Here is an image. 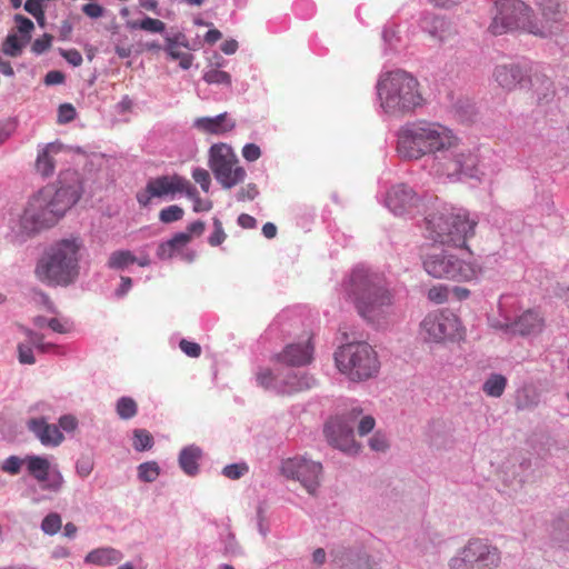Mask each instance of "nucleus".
I'll return each instance as SVG.
<instances>
[{
  "label": "nucleus",
  "instance_id": "f257e3e1",
  "mask_svg": "<svg viewBox=\"0 0 569 569\" xmlns=\"http://www.w3.org/2000/svg\"><path fill=\"white\" fill-rule=\"evenodd\" d=\"M82 183L77 171L61 172L57 184L40 189L28 202L20 226L27 233L53 227L81 198Z\"/></svg>",
  "mask_w": 569,
  "mask_h": 569
},
{
  "label": "nucleus",
  "instance_id": "f03ea898",
  "mask_svg": "<svg viewBox=\"0 0 569 569\" xmlns=\"http://www.w3.org/2000/svg\"><path fill=\"white\" fill-rule=\"evenodd\" d=\"M82 183L77 171L61 172L57 184L40 189L28 202L20 226L27 233L53 227L81 198Z\"/></svg>",
  "mask_w": 569,
  "mask_h": 569
},
{
  "label": "nucleus",
  "instance_id": "7ed1b4c3",
  "mask_svg": "<svg viewBox=\"0 0 569 569\" xmlns=\"http://www.w3.org/2000/svg\"><path fill=\"white\" fill-rule=\"evenodd\" d=\"M343 291L358 315L370 323L380 325L391 312L393 295L382 273L356 268L345 281Z\"/></svg>",
  "mask_w": 569,
  "mask_h": 569
},
{
  "label": "nucleus",
  "instance_id": "20e7f679",
  "mask_svg": "<svg viewBox=\"0 0 569 569\" xmlns=\"http://www.w3.org/2000/svg\"><path fill=\"white\" fill-rule=\"evenodd\" d=\"M460 143V137L448 126L418 120L400 130L397 150L403 158L418 160L427 154L447 153Z\"/></svg>",
  "mask_w": 569,
  "mask_h": 569
},
{
  "label": "nucleus",
  "instance_id": "39448f33",
  "mask_svg": "<svg viewBox=\"0 0 569 569\" xmlns=\"http://www.w3.org/2000/svg\"><path fill=\"white\" fill-rule=\"evenodd\" d=\"M382 110L392 117H405L425 102L419 81L403 70L382 74L377 84Z\"/></svg>",
  "mask_w": 569,
  "mask_h": 569
},
{
  "label": "nucleus",
  "instance_id": "423d86ee",
  "mask_svg": "<svg viewBox=\"0 0 569 569\" xmlns=\"http://www.w3.org/2000/svg\"><path fill=\"white\" fill-rule=\"evenodd\" d=\"M78 238L62 239L49 247L38 260L34 274L47 286H68L79 276Z\"/></svg>",
  "mask_w": 569,
  "mask_h": 569
},
{
  "label": "nucleus",
  "instance_id": "0eeeda50",
  "mask_svg": "<svg viewBox=\"0 0 569 569\" xmlns=\"http://www.w3.org/2000/svg\"><path fill=\"white\" fill-rule=\"evenodd\" d=\"M477 221L470 219L462 209L455 211L443 207L426 218L428 237L435 242L453 247H465L468 238L475 234Z\"/></svg>",
  "mask_w": 569,
  "mask_h": 569
},
{
  "label": "nucleus",
  "instance_id": "6e6552de",
  "mask_svg": "<svg viewBox=\"0 0 569 569\" xmlns=\"http://www.w3.org/2000/svg\"><path fill=\"white\" fill-rule=\"evenodd\" d=\"M337 368L351 381H363L375 377L380 369L376 350L367 342H351L335 353Z\"/></svg>",
  "mask_w": 569,
  "mask_h": 569
},
{
  "label": "nucleus",
  "instance_id": "1a4fd4ad",
  "mask_svg": "<svg viewBox=\"0 0 569 569\" xmlns=\"http://www.w3.org/2000/svg\"><path fill=\"white\" fill-rule=\"evenodd\" d=\"M421 259L425 271L436 279L470 281L477 276L473 264L459 259L449 250L437 244L428 247Z\"/></svg>",
  "mask_w": 569,
  "mask_h": 569
},
{
  "label": "nucleus",
  "instance_id": "9d476101",
  "mask_svg": "<svg viewBox=\"0 0 569 569\" xmlns=\"http://www.w3.org/2000/svg\"><path fill=\"white\" fill-rule=\"evenodd\" d=\"M501 552L487 539L471 538L449 561V569H496Z\"/></svg>",
  "mask_w": 569,
  "mask_h": 569
},
{
  "label": "nucleus",
  "instance_id": "9b49d317",
  "mask_svg": "<svg viewBox=\"0 0 569 569\" xmlns=\"http://www.w3.org/2000/svg\"><path fill=\"white\" fill-rule=\"evenodd\" d=\"M449 154L437 158L433 163L435 173L450 181L462 179H478L481 171L479 157L469 149H453Z\"/></svg>",
  "mask_w": 569,
  "mask_h": 569
},
{
  "label": "nucleus",
  "instance_id": "f8f14e48",
  "mask_svg": "<svg viewBox=\"0 0 569 569\" xmlns=\"http://www.w3.org/2000/svg\"><path fill=\"white\" fill-rule=\"evenodd\" d=\"M497 13L492 18L489 31L500 36L521 29L530 33L532 10L520 0H500L496 3Z\"/></svg>",
  "mask_w": 569,
  "mask_h": 569
},
{
  "label": "nucleus",
  "instance_id": "ddd939ff",
  "mask_svg": "<svg viewBox=\"0 0 569 569\" xmlns=\"http://www.w3.org/2000/svg\"><path fill=\"white\" fill-rule=\"evenodd\" d=\"M420 336L427 342L443 343L463 337L459 318L450 311L429 313L420 323Z\"/></svg>",
  "mask_w": 569,
  "mask_h": 569
},
{
  "label": "nucleus",
  "instance_id": "4468645a",
  "mask_svg": "<svg viewBox=\"0 0 569 569\" xmlns=\"http://www.w3.org/2000/svg\"><path fill=\"white\" fill-rule=\"evenodd\" d=\"M209 166L218 182L226 189L237 186L246 178V170L239 166L233 150L224 143L210 148Z\"/></svg>",
  "mask_w": 569,
  "mask_h": 569
},
{
  "label": "nucleus",
  "instance_id": "2eb2a0df",
  "mask_svg": "<svg viewBox=\"0 0 569 569\" xmlns=\"http://www.w3.org/2000/svg\"><path fill=\"white\" fill-rule=\"evenodd\" d=\"M361 410H352L349 416L330 419L325 426V435L329 443L347 453H357L360 445L353 437V425Z\"/></svg>",
  "mask_w": 569,
  "mask_h": 569
},
{
  "label": "nucleus",
  "instance_id": "dca6fc26",
  "mask_svg": "<svg viewBox=\"0 0 569 569\" xmlns=\"http://www.w3.org/2000/svg\"><path fill=\"white\" fill-rule=\"evenodd\" d=\"M281 472L284 477L299 481L310 495H315L320 485L322 466L306 458L295 457L282 462Z\"/></svg>",
  "mask_w": 569,
  "mask_h": 569
},
{
  "label": "nucleus",
  "instance_id": "f3484780",
  "mask_svg": "<svg viewBox=\"0 0 569 569\" xmlns=\"http://www.w3.org/2000/svg\"><path fill=\"white\" fill-rule=\"evenodd\" d=\"M566 14V6L558 0H546L541 4L540 21L532 20V27L530 33L540 37L548 38L559 34L562 31V21Z\"/></svg>",
  "mask_w": 569,
  "mask_h": 569
},
{
  "label": "nucleus",
  "instance_id": "a211bd4d",
  "mask_svg": "<svg viewBox=\"0 0 569 569\" xmlns=\"http://www.w3.org/2000/svg\"><path fill=\"white\" fill-rule=\"evenodd\" d=\"M24 461L29 475L40 483L41 489L52 492L61 490L64 479L59 470H51V463L47 458L27 456Z\"/></svg>",
  "mask_w": 569,
  "mask_h": 569
},
{
  "label": "nucleus",
  "instance_id": "6ab92c4d",
  "mask_svg": "<svg viewBox=\"0 0 569 569\" xmlns=\"http://www.w3.org/2000/svg\"><path fill=\"white\" fill-rule=\"evenodd\" d=\"M176 179L177 173L163 174L149 179L146 187L139 190L136 194V199L140 207L146 208L150 206L152 200L156 198H173L176 189L179 187V184L176 183Z\"/></svg>",
  "mask_w": 569,
  "mask_h": 569
},
{
  "label": "nucleus",
  "instance_id": "aec40b11",
  "mask_svg": "<svg viewBox=\"0 0 569 569\" xmlns=\"http://www.w3.org/2000/svg\"><path fill=\"white\" fill-rule=\"evenodd\" d=\"M418 201L416 192L406 184L392 187L386 196V204L396 216L411 213Z\"/></svg>",
  "mask_w": 569,
  "mask_h": 569
},
{
  "label": "nucleus",
  "instance_id": "412c9836",
  "mask_svg": "<svg viewBox=\"0 0 569 569\" xmlns=\"http://www.w3.org/2000/svg\"><path fill=\"white\" fill-rule=\"evenodd\" d=\"M313 346L311 339L288 345L280 353L274 356V360L290 366L301 367L309 365L312 361Z\"/></svg>",
  "mask_w": 569,
  "mask_h": 569
},
{
  "label": "nucleus",
  "instance_id": "4be33fe9",
  "mask_svg": "<svg viewBox=\"0 0 569 569\" xmlns=\"http://www.w3.org/2000/svg\"><path fill=\"white\" fill-rule=\"evenodd\" d=\"M545 328V318L537 310H526L515 321L505 325L506 331L519 336L539 335Z\"/></svg>",
  "mask_w": 569,
  "mask_h": 569
},
{
  "label": "nucleus",
  "instance_id": "5701e85b",
  "mask_svg": "<svg viewBox=\"0 0 569 569\" xmlns=\"http://www.w3.org/2000/svg\"><path fill=\"white\" fill-rule=\"evenodd\" d=\"M330 556L333 569H371L370 558L366 553L338 547L330 551Z\"/></svg>",
  "mask_w": 569,
  "mask_h": 569
},
{
  "label": "nucleus",
  "instance_id": "b1692460",
  "mask_svg": "<svg viewBox=\"0 0 569 569\" xmlns=\"http://www.w3.org/2000/svg\"><path fill=\"white\" fill-rule=\"evenodd\" d=\"M188 50L189 43L183 33L166 38L164 51L170 59L178 60L179 66L184 70H188L193 62V56Z\"/></svg>",
  "mask_w": 569,
  "mask_h": 569
},
{
  "label": "nucleus",
  "instance_id": "393cba45",
  "mask_svg": "<svg viewBox=\"0 0 569 569\" xmlns=\"http://www.w3.org/2000/svg\"><path fill=\"white\" fill-rule=\"evenodd\" d=\"M28 427L44 446H58L63 440L59 427L48 423L43 418L31 419Z\"/></svg>",
  "mask_w": 569,
  "mask_h": 569
},
{
  "label": "nucleus",
  "instance_id": "a878e982",
  "mask_svg": "<svg viewBox=\"0 0 569 569\" xmlns=\"http://www.w3.org/2000/svg\"><path fill=\"white\" fill-rule=\"evenodd\" d=\"M496 82L505 90H515L525 80L522 69L517 64L497 66L493 71Z\"/></svg>",
  "mask_w": 569,
  "mask_h": 569
},
{
  "label": "nucleus",
  "instance_id": "bb28decb",
  "mask_svg": "<svg viewBox=\"0 0 569 569\" xmlns=\"http://www.w3.org/2000/svg\"><path fill=\"white\" fill-rule=\"evenodd\" d=\"M422 29L438 42H443L453 34L451 23L442 17H425L422 20Z\"/></svg>",
  "mask_w": 569,
  "mask_h": 569
},
{
  "label": "nucleus",
  "instance_id": "cd10ccee",
  "mask_svg": "<svg viewBox=\"0 0 569 569\" xmlns=\"http://www.w3.org/2000/svg\"><path fill=\"white\" fill-rule=\"evenodd\" d=\"M194 126L198 130L211 134H222L234 128V123L227 119L226 113L218 114L214 118H198Z\"/></svg>",
  "mask_w": 569,
  "mask_h": 569
},
{
  "label": "nucleus",
  "instance_id": "c85d7f7f",
  "mask_svg": "<svg viewBox=\"0 0 569 569\" xmlns=\"http://www.w3.org/2000/svg\"><path fill=\"white\" fill-rule=\"evenodd\" d=\"M122 557L121 551L111 547H103L90 551L86 556L84 562L103 567L120 562Z\"/></svg>",
  "mask_w": 569,
  "mask_h": 569
},
{
  "label": "nucleus",
  "instance_id": "c756f323",
  "mask_svg": "<svg viewBox=\"0 0 569 569\" xmlns=\"http://www.w3.org/2000/svg\"><path fill=\"white\" fill-rule=\"evenodd\" d=\"M530 86L532 94L538 102L549 101L555 96L553 82L545 74H532L530 77Z\"/></svg>",
  "mask_w": 569,
  "mask_h": 569
},
{
  "label": "nucleus",
  "instance_id": "7c9ffc66",
  "mask_svg": "<svg viewBox=\"0 0 569 569\" xmlns=\"http://www.w3.org/2000/svg\"><path fill=\"white\" fill-rule=\"evenodd\" d=\"M59 152V147L53 143L47 144L38 154L36 160V170L42 177L52 176L56 168V161L52 157L53 153Z\"/></svg>",
  "mask_w": 569,
  "mask_h": 569
},
{
  "label": "nucleus",
  "instance_id": "2f4dec72",
  "mask_svg": "<svg viewBox=\"0 0 569 569\" xmlns=\"http://www.w3.org/2000/svg\"><path fill=\"white\" fill-rule=\"evenodd\" d=\"M191 241L190 233L179 232L176 233L171 239L162 242L157 251L160 259L171 258L178 250L186 247Z\"/></svg>",
  "mask_w": 569,
  "mask_h": 569
},
{
  "label": "nucleus",
  "instance_id": "473e14b6",
  "mask_svg": "<svg viewBox=\"0 0 569 569\" xmlns=\"http://www.w3.org/2000/svg\"><path fill=\"white\" fill-rule=\"evenodd\" d=\"M316 385V380L308 375L298 377L296 373L289 375L288 379L279 387L281 393H292L308 390Z\"/></svg>",
  "mask_w": 569,
  "mask_h": 569
},
{
  "label": "nucleus",
  "instance_id": "72a5a7b5",
  "mask_svg": "<svg viewBox=\"0 0 569 569\" xmlns=\"http://www.w3.org/2000/svg\"><path fill=\"white\" fill-rule=\"evenodd\" d=\"M201 457V451L197 447H187L182 449L179 455V465L181 469L189 476H194L198 472V461Z\"/></svg>",
  "mask_w": 569,
  "mask_h": 569
},
{
  "label": "nucleus",
  "instance_id": "f704fd0d",
  "mask_svg": "<svg viewBox=\"0 0 569 569\" xmlns=\"http://www.w3.org/2000/svg\"><path fill=\"white\" fill-rule=\"evenodd\" d=\"M507 386V379L502 375H491L483 383L482 390L489 397H500Z\"/></svg>",
  "mask_w": 569,
  "mask_h": 569
},
{
  "label": "nucleus",
  "instance_id": "c9c22d12",
  "mask_svg": "<svg viewBox=\"0 0 569 569\" xmlns=\"http://www.w3.org/2000/svg\"><path fill=\"white\" fill-rule=\"evenodd\" d=\"M137 261L136 256L129 250H118L110 254L108 267L110 269H123Z\"/></svg>",
  "mask_w": 569,
  "mask_h": 569
},
{
  "label": "nucleus",
  "instance_id": "e433bc0d",
  "mask_svg": "<svg viewBox=\"0 0 569 569\" xmlns=\"http://www.w3.org/2000/svg\"><path fill=\"white\" fill-rule=\"evenodd\" d=\"M130 29H141L152 33H161L166 29V23L159 19L146 17L141 21H129Z\"/></svg>",
  "mask_w": 569,
  "mask_h": 569
},
{
  "label": "nucleus",
  "instance_id": "4c0bfd02",
  "mask_svg": "<svg viewBox=\"0 0 569 569\" xmlns=\"http://www.w3.org/2000/svg\"><path fill=\"white\" fill-rule=\"evenodd\" d=\"M116 410L121 419L133 418L138 412L137 402L130 397H121L116 405Z\"/></svg>",
  "mask_w": 569,
  "mask_h": 569
},
{
  "label": "nucleus",
  "instance_id": "58836bf2",
  "mask_svg": "<svg viewBox=\"0 0 569 569\" xmlns=\"http://www.w3.org/2000/svg\"><path fill=\"white\" fill-rule=\"evenodd\" d=\"M62 527L61 516L57 512H50L41 522V530L49 536H53L60 531Z\"/></svg>",
  "mask_w": 569,
  "mask_h": 569
},
{
  "label": "nucleus",
  "instance_id": "ea45409f",
  "mask_svg": "<svg viewBox=\"0 0 569 569\" xmlns=\"http://www.w3.org/2000/svg\"><path fill=\"white\" fill-rule=\"evenodd\" d=\"M153 446V438L151 433L144 429H137L133 432V448L137 451H144L151 449Z\"/></svg>",
  "mask_w": 569,
  "mask_h": 569
},
{
  "label": "nucleus",
  "instance_id": "a19ab883",
  "mask_svg": "<svg viewBox=\"0 0 569 569\" xmlns=\"http://www.w3.org/2000/svg\"><path fill=\"white\" fill-rule=\"evenodd\" d=\"M160 473V468L157 462L148 461L138 467V476L146 482L154 481Z\"/></svg>",
  "mask_w": 569,
  "mask_h": 569
},
{
  "label": "nucleus",
  "instance_id": "79ce46f5",
  "mask_svg": "<svg viewBox=\"0 0 569 569\" xmlns=\"http://www.w3.org/2000/svg\"><path fill=\"white\" fill-rule=\"evenodd\" d=\"M183 209L177 204H171L167 208H163L159 212V219L163 223H171L182 219Z\"/></svg>",
  "mask_w": 569,
  "mask_h": 569
},
{
  "label": "nucleus",
  "instance_id": "37998d69",
  "mask_svg": "<svg viewBox=\"0 0 569 569\" xmlns=\"http://www.w3.org/2000/svg\"><path fill=\"white\" fill-rule=\"evenodd\" d=\"M203 80L209 83H216V84H231V77L228 72L221 71L218 69H210L203 74Z\"/></svg>",
  "mask_w": 569,
  "mask_h": 569
},
{
  "label": "nucleus",
  "instance_id": "c03bdc74",
  "mask_svg": "<svg viewBox=\"0 0 569 569\" xmlns=\"http://www.w3.org/2000/svg\"><path fill=\"white\" fill-rule=\"evenodd\" d=\"M212 220H213V231L210 234L208 242L210 246L217 247L226 240L227 234L223 230L222 222L218 218H213Z\"/></svg>",
  "mask_w": 569,
  "mask_h": 569
},
{
  "label": "nucleus",
  "instance_id": "a18cd8bd",
  "mask_svg": "<svg viewBox=\"0 0 569 569\" xmlns=\"http://www.w3.org/2000/svg\"><path fill=\"white\" fill-rule=\"evenodd\" d=\"M249 468L244 462L228 465L223 468L222 475L229 479L237 480L248 472Z\"/></svg>",
  "mask_w": 569,
  "mask_h": 569
},
{
  "label": "nucleus",
  "instance_id": "49530a36",
  "mask_svg": "<svg viewBox=\"0 0 569 569\" xmlns=\"http://www.w3.org/2000/svg\"><path fill=\"white\" fill-rule=\"evenodd\" d=\"M176 181V183L179 184L178 189H176V193H186V196L191 200L196 199L199 196V192L196 189V187H193L191 182L186 178L177 174Z\"/></svg>",
  "mask_w": 569,
  "mask_h": 569
},
{
  "label": "nucleus",
  "instance_id": "de8ad7c7",
  "mask_svg": "<svg viewBox=\"0 0 569 569\" xmlns=\"http://www.w3.org/2000/svg\"><path fill=\"white\" fill-rule=\"evenodd\" d=\"M23 463H26L24 459H21L18 456H10L3 461L1 469L2 471L14 476L20 472Z\"/></svg>",
  "mask_w": 569,
  "mask_h": 569
},
{
  "label": "nucleus",
  "instance_id": "09e8293b",
  "mask_svg": "<svg viewBox=\"0 0 569 569\" xmlns=\"http://www.w3.org/2000/svg\"><path fill=\"white\" fill-rule=\"evenodd\" d=\"M94 462L91 457H81L76 462L77 475L81 478H87L93 470Z\"/></svg>",
  "mask_w": 569,
  "mask_h": 569
},
{
  "label": "nucleus",
  "instance_id": "8fccbe9b",
  "mask_svg": "<svg viewBox=\"0 0 569 569\" xmlns=\"http://www.w3.org/2000/svg\"><path fill=\"white\" fill-rule=\"evenodd\" d=\"M24 333L27 335V337L29 338V341L36 346V348L38 350H40L41 352H47L49 351L51 348H53L52 345L50 343H46L43 341V337L42 335L40 333H37L30 329H23Z\"/></svg>",
  "mask_w": 569,
  "mask_h": 569
},
{
  "label": "nucleus",
  "instance_id": "3c124183",
  "mask_svg": "<svg viewBox=\"0 0 569 569\" xmlns=\"http://www.w3.org/2000/svg\"><path fill=\"white\" fill-rule=\"evenodd\" d=\"M192 178L193 180L200 184L201 189L204 192L209 191L210 184H211V178L209 172L203 168H196L192 171Z\"/></svg>",
  "mask_w": 569,
  "mask_h": 569
},
{
  "label": "nucleus",
  "instance_id": "603ef678",
  "mask_svg": "<svg viewBox=\"0 0 569 569\" xmlns=\"http://www.w3.org/2000/svg\"><path fill=\"white\" fill-rule=\"evenodd\" d=\"M179 348L190 358H199L201 356V347L197 342L181 339L179 342Z\"/></svg>",
  "mask_w": 569,
  "mask_h": 569
},
{
  "label": "nucleus",
  "instance_id": "864d4df0",
  "mask_svg": "<svg viewBox=\"0 0 569 569\" xmlns=\"http://www.w3.org/2000/svg\"><path fill=\"white\" fill-rule=\"evenodd\" d=\"M21 51V43L17 36L10 34L3 42V52L8 56L16 57Z\"/></svg>",
  "mask_w": 569,
  "mask_h": 569
},
{
  "label": "nucleus",
  "instance_id": "5fc2aeb1",
  "mask_svg": "<svg viewBox=\"0 0 569 569\" xmlns=\"http://www.w3.org/2000/svg\"><path fill=\"white\" fill-rule=\"evenodd\" d=\"M76 109L71 103H63L58 110V122L68 123L76 118Z\"/></svg>",
  "mask_w": 569,
  "mask_h": 569
},
{
  "label": "nucleus",
  "instance_id": "6e6d98bb",
  "mask_svg": "<svg viewBox=\"0 0 569 569\" xmlns=\"http://www.w3.org/2000/svg\"><path fill=\"white\" fill-rule=\"evenodd\" d=\"M428 298L436 303H443L448 298V289L445 286H433L428 291Z\"/></svg>",
  "mask_w": 569,
  "mask_h": 569
},
{
  "label": "nucleus",
  "instance_id": "4d7b16f0",
  "mask_svg": "<svg viewBox=\"0 0 569 569\" xmlns=\"http://www.w3.org/2000/svg\"><path fill=\"white\" fill-rule=\"evenodd\" d=\"M41 3V0H27L24 3L26 11L32 14L38 21L44 18Z\"/></svg>",
  "mask_w": 569,
  "mask_h": 569
},
{
  "label": "nucleus",
  "instance_id": "13d9d810",
  "mask_svg": "<svg viewBox=\"0 0 569 569\" xmlns=\"http://www.w3.org/2000/svg\"><path fill=\"white\" fill-rule=\"evenodd\" d=\"M369 446L375 451H385L388 448V440L385 435L376 432L369 440Z\"/></svg>",
  "mask_w": 569,
  "mask_h": 569
},
{
  "label": "nucleus",
  "instance_id": "bf43d9fd",
  "mask_svg": "<svg viewBox=\"0 0 569 569\" xmlns=\"http://www.w3.org/2000/svg\"><path fill=\"white\" fill-rule=\"evenodd\" d=\"M19 361L24 365H33L36 362L32 349L29 346L20 343L18 346Z\"/></svg>",
  "mask_w": 569,
  "mask_h": 569
},
{
  "label": "nucleus",
  "instance_id": "052dcab7",
  "mask_svg": "<svg viewBox=\"0 0 569 569\" xmlns=\"http://www.w3.org/2000/svg\"><path fill=\"white\" fill-rule=\"evenodd\" d=\"M257 380L263 388H271L274 386V377L270 369H262L257 375Z\"/></svg>",
  "mask_w": 569,
  "mask_h": 569
},
{
  "label": "nucleus",
  "instance_id": "680f3d73",
  "mask_svg": "<svg viewBox=\"0 0 569 569\" xmlns=\"http://www.w3.org/2000/svg\"><path fill=\"white\" fill-rule=\"evenodd\" d=\"M52 37L49 34H44L42 38L36 39L32 43V51L34 53H43L47 51L51 46Z\"/></svg>",
  "mask_w": 569,
  "mask_h": 569
},
{
  "label": "nucleus",
  "instance_id": "e2e57ef3",
  "mask_svg": "<svg viewBox=\"0 0 569 569\" xmlns=\"http://www.w3.org/2000/svg\"><path fill=\"white\" fill-rule=\"evenodd\" d=\"M242 156L248 161H256L260 158L261 151L259 146L254 143H248L242 148Z\"/></svg>",
  "mask_w": 569,
  "mask_h": 569
},
{
  "label": "nucleus",
  "instance_id": "0e129e2a",
  "mask_svg": "<svg viewBox=\"0 0 569 569\" xmlns=\"http://www.w3.org/2000/svg\"><path fill=\"white\" fill-rule=\"evenodd\" d=\"M16 23L18 31L22 34L29 36V33L33 30V22L21 14L16 16Z\"/></svg>",
  "mask_w": 569,
  "mask_h": 569
},
{
  "label": "nucleus",
  "instance_id": "69168bd1",
  "mask_svg": "<svg viewBox=\"0 0 569 569\" xmlns=\"http://www.w3.org/2000/svg\"><path fill=\"white\" fill-rule=\"evenodd\" d=\"M103 8L98 3H86L82 6V12L89 18L98 19L103 16Z\"/></svg>",
  "mask_w": 569,
  "mask_h": 569
},
{
  "label": "nucleus",
  "instance_id": "338daca9",
  "mask_svg": "<svg viewBox=\"0 0 569 569\" xmlns=\"http://www.w3.org/2000/svg\"><path fill=\"white\" fill-rule=\"evenodd\" d=\"M375 425H376V421H375L373 417H371V416L362 417L358 425V433L360 436H365V435L369 433L375 428Z\"/></svg>",
  "mask_w": 569,
  "mask_h": 569
},
{
  "label": "nucleus",
  "instance_id": "774afa93",
  "mask_svg": "<svg viewBox=\"0 0 569 569\" xmlns=\"http://www.w3.org/2000/svg\"><path fill=\"white\" fill-rule=\"evenodd\" d=\"M258 196V189L254 184H248L238 191L237 198L240 201L253 200Z\"/></svg>",
  "mask_w": 569,
  "mask_h": 569
}]
</instances>
